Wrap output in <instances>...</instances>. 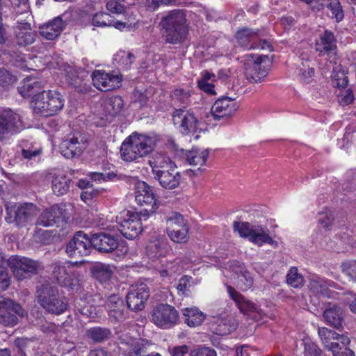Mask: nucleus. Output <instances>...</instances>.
Segmentation results:
<instances>
[{
  "label": "nucleus",
  "mask_w": 356,
  "mask_h": 356,
  "mask_svg": "<svg viewBox=\"0 0 356 356\" xmlns=\"http://www.w3.org/2000/svg\"><path fill=\"white\" fill-rule=\"evenodd\" d=\"M156 144L155 137L134 133L122 142L120 147L121 158L126 162L137 161L150 154Z\"/></svg>",
  "instance_id": "nucleus-1"
},
{
  "label": "nucleus",
  "mask_w": 356,
  "mask_h": 356,
  "mask_svg": "<svg viewBox=\"0 0 356 356\" xmlns=\"http://www.w3.org/2000/svg\"><path fill=\"white\" fill-rule=\"evenodd\" d=\"M160 25L163 30V37L168 43L182 42L188 32L186 16L183 10L175 9L162 17Z\"/></svg>",
  "instance_id": "nucleus-2"
},
{
  "label": "nucleus",
  "mask_w": 356,
  "mask_h": 356,
  "mask_svg": "<svg viewBox=\"0 0 356 356\" xmlns=\"http://www.w3.org/2000/svg\"><path fill=\"white\" fill-rule=\"evenodd\" d=\"M35 298L41 307L51 314L60 315L68 307L66 298L59 293L56 287L49 283L38 286Z\"/></svg>",
  "instance_id": "nucleus-3"
},
{
  "label": "nucleus",
  "mask_w": 356,
  "mask_h": 356,
  "mask_svg": "<svg viewBox=\"0 0 356 356\" xmlns=\"http://www.w3.org/2000/svg\"><path fill=\"white\" fill-rule=\"evenodd\" d=\"M64 96L56 90H42L35 101L31 102V106L35 113L48 117L57 114L65 105Z\"/></svg>",
  "instance_id": "nucleus-4"
},
{
  "label": "nucleus",
  "mask_w": 356,
  "mask_h": 356,
  "mask_svg": "<svg viewBox=\"0 0 356 356\" xmlns=\"http://www.w3.org/2000/svg\"><path fill=\"white\" fill-rule=\"evenodd\" d=\"M245 76L251 83H261L268 74L270 63L267 56H244Z\"/></svg>",
  "instance_id": "nucleus-5"
},
{
  "label": "nucleus",
  "mask_w": 356,
  "mask_h": 356,
  "mask_svg": "<svg viewBox=\"0 0 356 356\" xmlns=\"http://www.w3.org/2000/svg\"><path fill=\"white\" fill-rule=\"evenodd\" d=\"M233 228L234 232H237L240 236L248 238L253 243L261 246L264 243H268L276 246L277 243L268 234V231L261 226L252 225L248 222H234Z\"/></svg>",
  "instance_id": "nucleus-6"
},
{
  "label": "nucleus",
  "mask_w": 356,
  "mask_h": 356,
  "mask_svg": "<svg viewBox=\"0 0 356 356\" xmlns=\"http://www.w3.org/2000/svg\"><path fill=\"white\" fill-rule=\"evenodd\" d=\"M8 267L11 269L14 277L17 280L22 281L38 274L40 264L26 257L13 255L9 257Z\"/></svg>",
  "instance_id": "nucleus-7"
},
{
  "label": "nucleus",
  "mask_w": 356,
  "mask_h": 356,
  "mask_svg": "<svg viewBox=\"0 0 356 356\" xmlns=\"http://www.w3.org/2000/svg\"><path fill=\"white\" fill-rule=\"evenodd\" d=\"M337 40L334 33L328 30H325L320 35L315 43V50L318 53L319 56H325L330 62L327 65V70H332L333 67L340 65L338 64V58L337 55Z\"/></svg>",
  "instance_id": "nucleus-8"
},
{
  "label": "nucleus",
  "mask_w": 356,
  "mask_h": 356,
  "mask_svg": "<svg viewBox=\"0 0 356 356\" xmlns=\"http://www.w3.org/2000/svg\"><path fill=\"white\" fill-rule=\"evenodd\" d=\"M142 218L139 212L124 211L117 217L118 229L125 238L134 239L142 232Z\"/></svg>",
  "instance_id": "nucleus-9"
},
{
  "label": "nucleus",
  "mask_w": 356,
  "mask_h": 356,
  "mask_svg": "<svg viewBox=\"0 0 356 356\" xmlns=\"http://www.w3.org/2000/svg\"><path fill=\"white\" fill-rule=\"evenodd\" d=\"M87 138L80 132L68 134L59 145L60 154L66 159L79 157L87 147Z\"/></svg>",
  "instance_id": "nucleus-10"
},
{
  "label": "nucleus",
  "mask_w": 356,
  "mask_h": 356,
  "mask_svg": "<svg viewBox=\"0 0 356 356\" xmlns=\"http://www.w3.org/2000/svg\"><path fill=\"white\" fill-rule=\"evenodd\" d=\"M152 321L159 327L169 329L178 324V311L168 304H159L152 312Z\"/></svg>",
  "instance_id": "nucleus-11"
},
{
  "label": "nucleus",
  "mask_w": 356,
  "mask_h": 356,
  "mask_svg": "<svg viewBox=\"0 0 356 356\" xmlns=\"http://www.w3.org/2000/svg\"><path fill=\"white\" fill-rule=\"evenodd\" d=\"M348 83V77L346 76L344 71L341 70V65L334 67L331 75V84L337 88L335 94L337 97V101L342 106L351 104L355 99L353 90L346 89Z\"/></svg>",
  "instance_id": "nucleus-12"
},
{
  "label": "nucleus",
  "mask_w": 356,
  "mask_h": 356,
  "mask_svg": "<svg viewBox=\"0 0 356 356\" xmlns=\"http://www.w3.org/2000/svg\"><path fill=\"white\" fill-rule=\"evenodd\" d=\"M172 118L174 125L183 135H189L197 131L200 121L191 109L175 108Z\"/></svg>",
  "instance_id": "nucleus-13"
},
{
  "label": "nucleus",
  "mask_w": 356,
  "mask_h": 356,
  "mask_svg": "<svg viewBox=\"0 0 356 356\" xmlns=\"http://www.w3.org/2000/svg\"><path fill=\"white\" fill-rule=\"evenodd\" d=\"M135 199L138 205L145 207L140 214L146 220L156 209V198L151 187L145 181H138L135 187Z\"/></svg>",
  "instance_id": "nucleus-14"
},
{
  "label": "nucleus",
  "mask_w": 356,
  "mask_h": 356,
  "mask_svg": "<svg viewBox=\"0 0 356 356\" xmlns=\"http://www.w3.org/2000/svg\"><path fill=\"white\" fill-rule=\"evenodd\" d=\"M8 223L15 222L18 227H24L33 220L37 214V207L31 203H24L6 209Z\"/></svg>",
  "instance_id": "nucleus-15"
},
{
  "label": "nucleus",
  "mask_w": 356,
  "mask_h": 356,
  "mask_svg": "<svg viewBox=\"0 0 356 356\" xmlns=\"http://www.w3.org/2000/svg\"><path fill=\"white\" fill-rule=\"evenodd\" d=\"M20 305L4 297H0V324L6 327H14L19 323L18 317L26 315Z\"/></svg>",
  "instance_id": "nucleus-16"
},
{
  "label": "nucleus",
  "mask_w": 356,
  "mask_h": 356,
  "mask_svg": "<svg viewBox=\"0 0 356 356\" xmlns=\"http://www.w3.org/2000/svg\"><path fill=\"white\" fill-rule=\"evenodd\" d=\"M93 249L92 235L83 231L76 232L67 245L66 252L70 257L81 258L90 254Z\"/></svg>",
  "instance_id": "nucleus-17"
},
{
  "label": "nucleus",
  "mask_w": 356,
  "mask_h": 356,
  "mask_svg": "<svg viewBox=\"0 0 356 356\" xmlns=\"http://www.w3.org/2000/svg\"><path fill=\"white\" fill-rule=\"evenodd\" d=\"M167 232L170 238L175 243L187 241L188 227L181 214L175 213L168 218Z\"/></svg>",
  "instance_id": "nucleus-18"
},
{
  "label": "nucleus",
  "mask_w": 356,
  "mask_h": 356,
  "mask_svg": "<svg viewBox=\"0 0 356 356\" xmlns=\"http://www.w3.org/2000/svg\"><path fill=\"white\" fill-rule=\"evenodd\" d=\"M25 128L21 113L12 110H5L0 113V133L17 134Z\"/></svg>",
  "instance_id": "nucleus-19"
},
{
  "label": "nucleus",
  "mask_w": 356,
  "mask_h": 356,
  "mask_svg": "<svg viewBox=\"0 0 356 356\" xmlns=\"http://www.w3.org/2000/svg\"><path fill=\"white\" fill-rule=\"evenodd\" d=\"M94 86L102 91L112 90L119 88L122 82V76L115 73H108L96 70L92 74Z\"/></svg>",
  "instance_id": "nucleus-20"
},
{
  "label": "nucleus",
  "mask_w": 356,
  "mask_h": 356,
  "mask_svg": "<svg viewBox=\"0 0 356 356\" xmlns=\"http://www.w3.org/2000/svg\"><path fill=\"white\" fill-rule=\"evenodd\" d=\"M149 296V289L147 284L141 283L133 287L127 295V307L134 312L142 310Z\"/></svg>",
  "instance_id": "nucleus-21"
},
{
  "label": "nucleus",
  "mask_w": 356,
  "mask_h": 356,
  "mask_svg": "<svg viewBox=\"0 0 356 356\" xmlns=\"http://www.w3.org/2000/svg\"><path fill=\"white\" fill-rule=\"evenodd\" d=\"M105 308L109 319L113 323L122 322L127 318V310L124 302L118 295L109 296L106 302Z\"/></svg>",
  "instance_id": "nucleus-22"
},
{
  "label": "nucleus",
  "mask_w": 356,
  "mask_h": 356,
  "mask_svg": "<svg viewBox=\"0 0 356 356\" xmlns=\"http://www.w3.org/2000/svg\"><path fill=\"white\" fill-rule=\"evenodd\" d=\"M121 344L127 356H145L152 343L147 339L124 336L121 338Z\"/></svg>",
  "instance_id": "nucleus-23"
},
{
  "label": "nucleus",
  "mask_w": 356,
  "mask_h": 356,
  "mask_svg": "<svg viewBox=\"0 0 356 356\" xmlns=\"http://www.w3.org/2000/svg\"><path fill=\"white\" fill-rule=\"evenodd\" d=\"M65 205L54 204L44 210L38 216L35 225L37 226L51 227L63 220L65 218Z\"/></svg>",
  "instance_id": "nucleus-24"
},
{
  "label": "nucleus",
  "mask_w": 356,
  "mask_h": 356,
  "mask_svg": "<svg viewBox=\"0 0 356 356\" xmlns=\"http://www.w3.org/2000/svg\"><path fill=\"white\" fill-rule=\"evenodd\" d=\"M238 108L234 99L222 97L218 99L211 107V114L215 120H220L232 115Z\"/></svg>",
  "instance_id": "nucleus-25"
},
{
  "label": "nucleus",
  "mask_w": 356,
  "mask_h": 356,
  "mask_svg": "<svg viewBox=\"0 0 356 356\" xmlns=\"http://www.w3.org/2000/svg\"><path fill=\"white\" fill-rule=\"evenodd\" d=\"M92 243L93 249L102 253L112 252L119 246L118 238L105 232H99L92 234Z\"/></svg>",
  "instance_id": "nucleus-26"
},
{
  "label": "nucleus",
  "mask_w": 356,
  "mask_h": 356,
  "mask_svg": "<svg viewBox=\"0 0 356 356\" xmlns=\"http://www.w3.org/2000/svg\"><path fill=\"white\" fill-rule=\"evenodd\" d=\"M103 302V298L100 294H95L86 298V300L81 299L76 303L77 311L83 316L90 318H95L99 316V310L97 305Z\"/></svg>",
  "instance_id": "nucleus-27"
},
{
  "label": "nucleus",
  "mask_w": 356,
  "mask_h": 356,
  "mask_svg": "<svg viewBox=\"0 0 356 356\" xmlns=\"http://www.w3.org/2000/svg\"><path fill=\"white\" fill-rule=\"evenodd\" d=\"M238 325L234 316H217L213 318L210 323V330L217 335L224 336L234 331Z\"/></svg>",
  "instance_id": "nucleus-28"
},
{
  "label": "nucleus",
  "mask_w": 356,
  "mask_h": 356,
  "mask_svg": "<svg viewBox=\"0 0 356 356\" xmlns=\"http://www.w3.org/2000/svg\"><path fill=\"white\" fill-rule=\"evenodd\" d=\"M318 334L324 347L330 351L333 348H337L336 347H337L339 342L343 344H349L350 343L347 336L339 334L325 327H318Z\"/></svg>",
  "instance_id": "nucleus-29"
},
{
  "label": "nucleus",
  "mask_w": 356,
  "mask_h": 356,
  "mask_svg": "<svg viewBox=\"0 0 356 356\" xmlns=\"http://www.w3.org/2000/svg\"><path fill=\"white\" fill-rule=\"evenodd\" d=\"M17 25L15 27L16 43L19 47H26L32 44L37 35L35 31L31 29V25L28 22L17 20Z\"/></svg>",
  "instance_id": "nucleus-30"
},
{
  "label": "nucleus",
  "mask_w": 356,
  "mask_h": 356,
  "mask_svg": "<svg viewBox=\"0 0 356 356\" xmlns=\"http://www.w3.org/2000/svg\"><path fill=\"white\" fill-rule=\"evenodd\" d=\"M154 179L159 181L162 188L166 190H173L179 186L181 175L177 170L176 165H174V167H170L169 170H166L155 176Z\"/></svg>",
  "instance_id": "nucleus-31"
},
{
  "label": "nucleus",
  "mask_w": 356,
  "mask_h": 356,
  "mask_svg": "<svg viewBox=\"0 0 356 356\" xmlns=\"http://www.w3.org/2000/svg\"><path fill=\"white\" fill-rule=\"evenodd\" d=\"M230 268L237 275V286L241 290L247 291L253 285V277L243 263L233 261Z\"/></svg>",
  "instance_id": "nucleus-32"
},
{
  "label": "nucleus",
  "mask_w": 356,
  "mask_h": 356,
  "mask_svg": "<svg viewBox=\"0 0 356 356\" xmlns=\"http://www.w3.org/2000/svg\"><path fill=\"white\" fill-rule=\"evenodd\" d=\"M227 289L229 297L236 302L237 307L241 312L245 314H248L253 312L260 313L257 306L254 302L246 299L234 287L227 286Z\"/></svg>",
  "instance_id": "nucleus-33"
},
{
  "label": "nucleus",
  "mask_w": 356,
  "mask_h": 356,
  "mask_svg": "<svg viewBox=\"0 0 356 356\" xmlns=\"http://www.w3.org/2000/svg\"><path fill=\"white\" fill-rule=\"evenodd\" d=\"M65 23L60 17H56L53 20L39 26L40 35L47 40H52L57 38L63 31Z\"/></svg>",
  "instance_id": "nucleus-34"
},
{
  "label": "nucleus",
  "mask_w": 356,
  "mask_h": 356,
  "mask_svg": "<svg viewBox=\"0 0 356 356\" xmlns=\"http://www.w3.org/2000/svg\"><path fill=\"white\" fill-rule=\"evenodd\" d=\"M91 273L92 277L99 283L106 285L109 284L113 276L114 267L108 264L96 263L91 268Z\"/></svg>",
  "instance_id": "nucleus-35"
},
{
  "label": "nucleus",
  "mask_w": 356,
  "mask_h": 356,
  "mask_svg": "<svg viewBox=\"0 0 356 356\" xmlns=\"http://www.w3.org/2000/svg\"><path fill=\"white\" fill-rule=\"evenodd\" d=\"M325 323L336 329L342 327L343 314L341 308L336 305H330L326 308L323 314Z\"/></svg>",
  "instance_id": "nucleus-36"
},
{
  "label": "nucleus",
  "mask_w": 356,
  "mask_h": 356,
  "mask_svg": "<svg viewBox=\"0 0 356 356\" xmlns=\"http://www.w3.org/2000/svg\"><path fill=\"white\" fill-rule=\"evenodd\" d=\"M149 163L152 168L154 177L165 170H169L170 167L176 165L168 156L160 153L155 154L149 161Z\"/></svg>",
  "instance_id": "nucleus-37"
},
{
  "label": "nucleus",
  "mask_w": 356,
  "mask_h": 356,
  "mask_svg": "<svg viewBox=\"0 0 356 356\" xmlns=\"http://www.w3.org/2000/svg\"><path fill=\"white\" fill-rule=\"evenodd\" d=\"M42 88L40 81H33V79H28L24 80L21 86L18 87L17 90L19 93L24 98L32 97V101H35L36 96L42 93L41 89Z\"/></svg>",
  "instance_id": "nucleus-38"
},
{
  "label": "nucleus",
  "mask_w": 356,
  "mask_h": 356,
  "mask_svg": "<svg viewBox=\"0 0 356 356\" xmlns=\"http://www.w3.org/2000/svg\"><path fill=\"white\" fill-rule=\"evenodd\" d=\"M336 284L330 280H325L320 277L312 280L309 284V288L312 293L321 295L324 297L330 296V288H335Z\"/></svg>",
  "instance_id": "nucleus-39"
},
{
  "label": "nucleus",
  "mask_w": 356,
  "mask_h": 356,
  "mask_svg": "<svg viewBox=\"0 0 356 356\" xmlns=\"http://www.w3.org/2000/svg\"><path fill=\"white\" fill-rule=\"evenodd\" d=\"M102 106L105 115L113 118L121 112L124 106V102L120 96H112L104 99Z\"/></svg>",
  "instance_id": "nucleus-40"
},
{
  "label": "nucleus",
  "mask_w": 356,
  "mask_h": 356,
  "mask_svg": "<svg viewBox=\"0 0 356 356\" xmlns=\"http://www.w3.org/2000/svg\"><path fill=\"white\" fill-rule=\"evenodd\" d=\"M72 179L65 175H54L51 180V188L55 195L61 196L69 191Z\"/></svg>",
  "instance_id": "nucleus-41"
},
{
  "label": "nucleus",
  "mask_w": 356,
  "mask_h": 356,
  "mask_svg": "<svg viewBox=\"0 0 356 356\" xmlns=\"http://www.w3.org/2000/svg\"><path fill=\"white\" fill-rule=\"evenodd\" d=\"M22 157L26 160H33L42 153V148L36 143L29 140H22L19 143Z\"/></svg>",
  "instance_id": "nucleus-42"
},
{
  "label": "nucleus",
  "mask_w": 356,
  "mask_h": 356,
  "mask_svg": "<svg viewBox=\"0 0 356 356\" xmlns=\"http://www.w3.org/2000/svg\"><path fill=\"white\" fill-rule=\"evenodd\" d=\"M184 322L190 327L200 325L205 318V315L197 307H186L182 310Z\"/></svg>",
  "instance_id": "nucleus-43"
},
{
  "label": "nucleus",
  "mask_w": 356,
  "mask_h": 356,
  "mask_svg": "<svg viewBox=\"0 0 356 356\" xmlns=\"http://www.w3.org/2000/svg\"><path fill=\"white\" fill-rule=\"evenodd\" d=\"M170 98L172 104L177 106H181L183 109L192 103L191 92L190 90L184 88H176L171 92Z\"/></svg>",
  "instance_id": "nucleus-44"
},
{
  "label": "nucleus",
  "mask_w": 356,
  "mask_h": 356,
  "mask_svg": "<svg viewBox=\"0 0 356 356\" xmlns=\"http://www.w3.org/2000/svg\"><path fill=\"white\" fill-rule=\"evenodd\" d=\"M259 32V29L243 27L236 32L234 38L240 46L248 47L250 42L258 35Z\"/></svg>",
  "instance_id": "nucleus-45"
},
{
  "label": "nucleus",
  "mask_w": 356,
  "mask_h": 356,
  "mask_svg": "<svg viewBox=\"0 0 356 356\" xmlns=\"http://www.w3.org/2000/svg\"><path fill=\"white\" fill-rule=\"evenodd\" d=\"M209 156V149L200 150L194 148L186 154V160L188 163L193 166H202L205 164Z\"/></svg>",
  "instance_id": "nucleus-46"
},
{
  "label": "nucleus",
  "mask_w": 356,
  "mask_h": 356,
  "mask_svg": "<svg viewBox=\"0 0 356 356\" xmlns=\"http://www.w3.org/2000/svg\"><path fill=\"white\" fill-rule=\"evenodd\" d=\"M86 336L95 343H101L111 337V331L104 327H93L87 330Z\"/></svg>",
  "instance_id": "nucleus-47"
},
{
  "label": "nucleus",
  "mask_w": 356,
  "mask_h": 356,
  "mask_svg": "<svg viewBox=\"0 0 356 356\" xmlns=\"http://www.w3.org/2000/svg\"><path fill=\"white\" fill-rule=\"evenodd\" d=\"M64 71L69 85L74 88H78L81 86L83 81L82 78L79 76V74L83 72L81 68H77L74 65L67 64L65 65Z\"/></svg>",
  "instance_id": "nucleus-48"
},
{
  "label": "nucleus",
  "mask_w": 356,
  "mask_h": 356,
  "mask_svg": "<svg viewBox=\"0 0 356 356\" xmlns=\"http://www.w3.org/2000/svg\"><path fill=\"white\" fill-rule=\"evenodd\" d=\"M216 75L208 71H203L201 73V78L197 81L198 87L204 92L211 95H216L212 83L215 81Z\"/></svg>",
  "instance_id": "nucleus-49"
},
{
  "label": "nucleus",
  "mask_w": 356,
  "mask_h": 356,
  "mask_svg": "<svg viewBox=\"0 0 356 356\" xmlns=\"http://www.w3.org/2000/svg\"><path fill=\"white\" fill-rule=\"evenodd\" d=\"M147 252L151 257H164L167 252L166 243L163 241L155 240L147 245Z\"/></svg>",
  "instance_id": "nucleus-50"
},
{
  "label": "nucleus",
  "mask_w": 356,
  "mask_h": 356,
  "mask_svg": "<svg viewBox=\"0 0 356 356\" xmlns=\"http://www.w3.org/2000/svg\"><path fill=\"white\" fill-rule=\"evenodd\" d=\"M81 275L76 270H69V273L65 277L62 286L67 287L71 290L77 291L81 285Z\"/></svg>",
  "instance_id": "nucleus-51"
},
{
  "label": "nucleus",
  "mask_w": 356,
  "mask_h": 356,
  "mask_svg": "<svg viewBox=\"0 0 356 356\" xmlns=\"http://www.w3.org/2000/svg\"><path fill=\"white\" fill-rule=\"evenodd\" d=\"M11 47V41L8 33V26L3 22V19H0V50L4 47L3 54H10L9 48Z\"/></svg>",
  "instance_id": "nucleus-52"
},
{
  "label": "nucleus",
  "mask_w": 356,
  "mask_h": 356,
  "mask_svg": "<svg viewBox=\"0 0 356 356\" xmlns=\"http://www.w3.org/2000/svg\"><path fill=\"white\" fill-rule=\"evenodd\" d=\"M286 282L293 288H300L304 285L305 280L303 276L298 273L296 267H291L286 275Z\"/></svg>",
  "instance_id": "nucleus-53"
},
{
  "label": "nucleus",
  "mask_w": 356,
  "mask_h": 356,
  "mask_svg": "<svg viewBox=\"0 0 356 356\" xmlns=\"http://www.w3.org/2000/svg\"><path fill=\"white\" fill-rule=\"evenodd\" d=\"M92 24L98 27L111 26L113 19H111V16L107 13H96L92 17Z\"/></svg>",
  "instance_id": "nucleus-54"
},
{
  "label": "nucleus",
  "mask_w": 356,
  "mask_h": 356,
  "mask_svg": "<svg viewBox=\"0 0 356 356\" xmlns=\"http://www.w3.org/2000/svg\"><path fill=\"white\" fill-rule=\"evenodd\" d=\"M16 81V77L5 68H0V87L8 88Z\"/></svg>",
  "instance_id": "nucleus-55"
},
{
  "label": "nucleus",
  "mask_w": 356,
  "mask_h": 356,
  "mask_svg": "<svg viewBox=\"0 0 356 356\" xmlns=\"http://www.w3.org/2000/svg\"><path fill=\"white\" fill-rule=\"evenodd\" d=\"M327 8L331 11L332 18L335 19L337 22L343 19L344 15L342 7L338 0H330Z\"/></svg>",
  "instance_id": "nucleus-56"
},
{
  "label": "nucleus",
  "mask_w": 356,
  "mask_h": 356,
  "mask_svg": "<svg viewBox=\"0 0 356 356\" xmlns=\"http://www.w3.org/2000/svg\"><path fill=\"white\" fill-rule=\"evenodd\" d=\"M88 177L92 181L101 183L102 181L113 180L116 177V174H115L113 172H90L88 174Z\"/></svg>",
  "instance_id": "nucleus-57"
},
{
  "label": "nucleus",
  "mask_w": 356,
  "mask_h": 356,
  "mask_svg": "<svg viewBox=\"0 0 356 356\" xmlns=\"http://www.w3.org/2000/svg\"><path fill=\"white\" fill-rule=\"evenodd\" d=\"M68 273L69 271H67L65 266L57 263L53 264V276L60 286L63 283L65 277Z\"/></svg>",
  "instance_id": "nucleus-58"
},
{
  "label": "nucleus",
  "mask_w": 356,
  "mask_h": 356,
  "mask_svg": "<svg viewBox=\"0 0 356 356\" xmlns=\"http://www.w3.org/2000/svg\"><path fill=\"white\" fill-rule=\"evenodd\" d=\"M304 353L305 356H320L321 350L310 339L303 340Z\"/></svg>",
  "instance_id": "nucleus-59"
},
{
  "label": "nucleus",
  "mask_w": 356,
  "mask_h": 356,
  "mask_svg": "<svg viewBox=\"0 0 356 356\" xmlns=\"http://www.w3.org/2000/svg\"><path fill=\"white\" fill-rule=\"evenodd\" d=\"M314 69L309 66L302 64V67L300 68L299 78L301 81L305 83H311L314 78Z\"/></svg>",
  "instance_id": "nucleus-60"
},
{
  "label": "nucleus",
  "mask_w": 356,
  "mask_h": 356,
  "mask_svg": "<svg viewBox=\"0 0 356 356\" xmlns=\"http://www.w3.org/2000/svg\"><path fill=\"white\" fill-rule=\"evenodd\" d=\"M190 356H217V353L210 347L197 346L190 351Z\"/></svg>",
  "instance_id": "nucleus-61"
},
{
  "label": "nucleus",
  "mask_w": 356,
  "mask_h": 356,
  "mask_svg": "<svg viewBox=\"0 0 356 356\" xmlns=\"http://www.w3.org/2000/svg\"><path fill=\"white\" fill-rule=\"evenodd\" d=\"M342 272L351 280L356 282V260L343 262L341 265Z\"/></svg>",
  "instance_id": "nucleus-62"
},
{
  "label": "nucleus",
  "mask_w": 356,
  "mask_h": 356,
  "mask_svg": "<svg viewBox=\"0 0 356 356\" xmlns=\"http://www.w3.org/2000/svg\"><path fill=\"white\" fill-rule=\"evenodd\" d=\"M348 345L339 342L337 348H333L331 352L334 356H355L354 352L347 347Z\"/></svg>",
  "instance_id": "nucleus-63"
},
{
  "label": "nucleus",
  "mask_w": 356,
  "mask_h": 356,
  "mask_svg": "<svg viewBox=\"0 0 356 356\" xmlns=\"http://www.w3.org/2000/svg\"><path fill=\"white\" fill-rule=\"evenodd\" d=\"M191 277L185 275L181 277L178 282L177 289L182 294H186L190 291Z\"/></svg>",
  "instance_id": "nucleus-64"
}]
</instances>
